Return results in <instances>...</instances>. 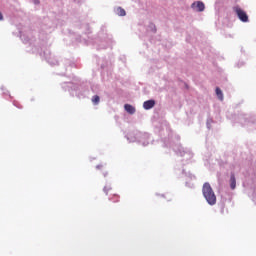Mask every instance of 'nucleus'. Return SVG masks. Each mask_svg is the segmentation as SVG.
Segmentation results:
<instances>
[{
  "mask_svg": "<svg viewBox=\"0 0 256 256\" xmlns=\"http://www.w3.org/2000/svg\"><path fill=\"white\" fill-rule=\"evenodd\" d=\"M202 193L207 203L210 205H215V203H217V196L215 195V192L213 191V188H211V184H209V182L204 183Z\"/></svg>",
  "mask_w": 256,
  "mask_h": 256,
  "instance_id": "1",
  "label": "nucleus"
},
{
  "mask_svg": "<svg viewBox=\"0 0 256 256\" xmlns=\"http://www.w3.org/2000/svg\"><path fill=\"white\" fill-rule=\"evenodd\" d=\"M234 11H235L238 19H240L242 21V23H248L249 22V16L247 15V12H245L239 6H236L234 8Z\"/></svg>",
  "mask_w": 256,
  "mask_h": 256,
  "instance_id": "2",
  "label": "nucleus"
},
{
  "mask_svg": "<svg viewBox=\"0 0 256 256\" xmlns=\"http://www.w3.org/2000/svg\"><path fill=\"white\" fill-rule=\"evenodd\" d=\"M191 8L194 9V11H198L199 13L205 11V3L202 1H196L191 4Z\"/></svg>",
  "mask_w": 256,
  "mask_h": 256,
  "instance_id": "3",
  "label": "nucleus"
},
{
  "mask_svg": "<svg viewBox=\"0 0 256 256\" xmlns=\"http://www.w3.org/2000/svg\"><path fill=\"white\" fill-rule=\"evenodd\" d=\"M144 109L149 111V109H153L155 107V100H147L143 103Z\"/></svg>",
  "mask_w": 256,
  "mask_h": 256,
  "instance_id": "4",
  "label": "nucleus"
},
{
  "mask_svg": "<svg viewBox=\"0 0 256 256\" xmlns=\"http://www.w3.org/2000/svg\"><path fill=\"white\" fill-rule=\"evenodd\" d=\"M230 187L231 189H235V187H237V179L235 178V174L231 173L230 175Z\"/></svg>",
  "mask_w": 256,
  "mask_h": 256,
  "instance_id": "5",
  "label": "nucleus"
},
{
  "mask_svg": "<svg viewBox=\"0 0 256 256\" xmlns=\"http://www.w3.org/2000/svg\"><path fill=\"white\" fill-rule=\"evenodd\" d=\"M124 109L127 113H129L130 115H134L135 113V107H133L132 105L130 104H125L124 105Z\"/></svg>",
  "mask_w": 256,
  "mask_h": 256,
  "instance_id": "6",
  "label": "nucleus"
},
{
  "mask_svg": "<svg viewBox=\"0 0 256 256\" xmlns=\"http://www.w3.org/2000/svg\"><path fill=\"white\" fill-rule=\"evenodd\" d=\"M115 13L116 15H118L119 17H125V15H127V12H125V9H123L122 7H117L115 9Z\"/></svg>",
  "mask_w": 256,
  "mask_h": 256,
  "instance_id": "7",
  "label": "nucleus"
},
{
  "mask_svg": "<svg viewBox=\"0 0 256 256\" xmlns=\"http://www.w3.org/2000/svg\"><path fill=\"white\" fill-rule=\"evenodd\" d=\"M216 95L220 101H223V91L219 87L216 88Z\"/></svg>",
  "mask_w": 256,
  "mask_h": 256,
  "instance_id": "8",
  "label": "nucleus"
},
{
  "mask_svg": "<svg viewBox=\"0 0 256 256\" xmlns=\"http://www.w3.org/2000/svg\"><path fill=\"white\" fill-rule=\"evenodd\" d=\"M110 201H113V203H119V195L113 194L111 198H109Z\"/></svg>",
  "mask_w": 256,
  "mask_h": 256,
  "instance_id": "9",
  "label": "nucleus"
},
{
  "mask_svg": "<svg viewBox=\"0 0 256 256\" xmlns=\"http://www.w3.org/2000/svg\"><path fill=\"white\" fill-rule=\"evenodd\" d=\"M99 101H100L99 96L97 95L93 96L92 103H94V105H99Z\"/></svg>",
  "mask_w": 256,
  "mask_h": 256,
  "instance_id": "10",
  "label": "nucleus"
},
{
  "mask_svg": "<svg viewBox=\"0 0 256 256\" xmlns=\"http://www.w3.org/2000/svg\"><path fill=\"white\" fill-rule=\"evenodd\" d=\"M109 191H111V186H105V187H104V193H105L106 195H109Z\"/></svg>",
  "mask_w": 256,
  "mask_h": 256,
  "instance_id": "11",
  "label": "nucleus"
},
{
  "mask_svg": "<svg viewBox=\"0 0 256 256\" xmlns=\"http://www.w3.org/2000/svg\"><path fill=\"white\" fill-rule=\"evenodd\" d=\"M0 21H3V14L0 12Z\"/></svg>",
  "mask_w": 256,
  "mask_h": 256,
  "instance_id": "12",
  "label": "nucleus"
}]
</instances>
